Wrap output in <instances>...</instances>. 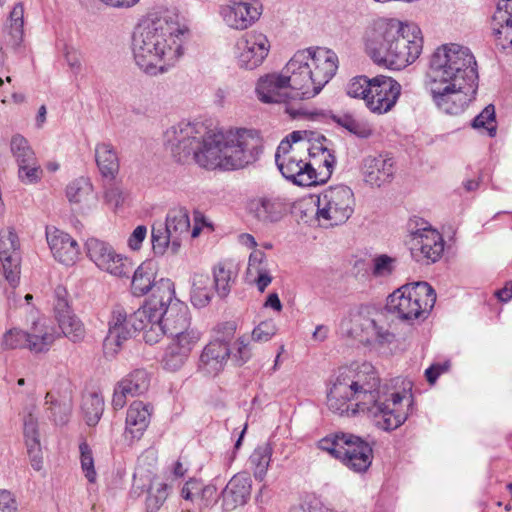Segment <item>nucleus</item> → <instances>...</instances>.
<instances>
[{"mask_svg":"<svg viewBox=\"0 0 512 512\" xmlns=\"http://www.w3.org/2000/svg\"><path fill=\"white\" fill-rule=\"evenodd\" d=\"M66 196L71 203L88 202L94 198L92 185L84 178L77 179L67 186Z\"/></svg>","mask_w":512,"mask_h":512,"instance_id":"ea45409f","label":"nucleus"},{"mask_svg":"<svg viewBox=\"0 0 512 512\" xmlns=\"http://www.w3.org/2000/svg\"><path fill=\"white\" fill-rule=\"evenodd\" d=\"M21 245L13 228L0 230V264L5 280L12 288L19 284L21 274Z\"/></svg>","mask_w":512,"mask_h":512,"instance_id":"dca6fc26","label":"nucleus"},{"mask_svg":"<svg viewBox=\"0 0 512 512\" xmlns=\"http://www.w3.org/2000/svg\"><path fill=\"white\" fill-rule=\"evenodd\" d=\"M56 337L54 328L39 319L33 323L30 331L27 332V349L34 353L46 352L54 343Z\"/></svg>","mask_w":512,"mask_h":512,"instance_id":"c85d7f7f","label":"nucleus"},{"mask_svg":"<svg viewBox=\"0 0 512 512\" xmlns=\"http://www.w3.org/2000/svg\"><path fill=\"white\" fill-rule=\"evenodd\" d=\"M10 150L18 166L35 161V153L28 140L20 134H16L11 138Z\"/></svg>","mask_w":512,"mask_h":512,"instance_id":"a19ab883","label":"nucleus"},{"mask_svg":"<svg viewBox=\"0 0 512 512\" xmlns=\"http://www.w3.org/2000/svg\"><path fill=\"white\" fill-rule=\"evenodd\" d=\"M23 15L24 8L21 3L16 4L9 15V34L16 44L22 40L23 36Z\"/></svg>","mask_w":512,"mask_h":512,"instance_id":"8fccbe9b","label":"nucleus"},{"mask_svg":"<svg viewBox=\"0 0 512 512\" xmlns=\"http://www.w3.org/2000/svg\"><path fill=\"white\" fill-rule=\"evenodd\" d=\"M23 433L25 438V444L34 441H40L38 420L34 415L33 410L28 411L23 418Z\"/></svg>","mask_w":512,"mask_h":512,"instance_id":"6e6d98bb","label":"nucleus"},{"mask_svg":"<svg viewBox=\"0 0 512 512\" xmlns=\"http://www.w3.org/2000/svg\"><path fill=\"white\" fill-rule=\"evenodd\" d=\"M45 405L48 406L56 424H64L72 410V394L69 384L63 381L58 389L47 392Z\"/></svg>","mask_w":512,"mask_h":512,"instance_id":"4be33fe9","label":"nucleus"},{"mask_svg":"<svg viewBox=\"0 0 512 512\" xmlns=\"http://www.w3.org/2000/svg\"><path fill=\"white\" fill-rule=\"evenodd\" d=\"M149 386L150 376L144 369H136L120 381L121 389L130 394V397L143 395Z\"/></svg>","mask_w":512,"mask_h":512,"instance_id":"f704fd0d","label":"nucleus"},{"mask_svg":"<svg viewBox=\"0 0 512 512\" xmlns=\"http://www.w3.org/2000/svg\"><path fill=\"white\" fill-rule=\"evenodd\" d=\"M189 356L184 354L182 350L178 349V347L172 342L169 343L167 348L165 349L162 364L163 367L170 371H176L180 369L188 360Z\"/></svg>","mask_w":512,"mask_h":512,"instance_id":"49530a36","label":"nucleus"},{"mask_svg":"<svg viewBox=\"0 0 512 512\" xmlns=\"http://www.w3.org/2000/svg\"><path fill=\"white\" fill-rule=\"evenodd\" d=\"M316 149L318 150L317 153L321 158L322 165L319 167L320 170L316 169L317 179L315 186L324 184L330 179L336 164V158L329 149L325 147H318Z\"/></svg>","mask_w":512,"mask_h":512,"instance_id":"c03bdc74","label":"nucleus"},{"mask_svg":"<svg viewBox=\"0 0 512 512\" xmlns=\"http://www.w3.org/2000/svg\"><path fill=\"white\" fill-rule=\"evenodd\" d=\"M450 368V362L447 360V361H444L442 363L438 362V363H433L431 366H429L426 370H425V376H426V379L427 381L430 383V384H434L437 379L439 378V376L445 372H447Z\"/></svg>","mask_w":512,"mask_h":512,"instance_id":"0e129e2a","label":"nucleus"},{"mask_svg":"<svg viewBox=\"0 0 512 512\" xmlns=\"http://www.w3.org/2000/svg\"><path fill=\"white\" fill-rule=\"evenodd\" d=\"M288 86L284 72L269 73L258 78V100L266 104L285 103Z\"/></svg>","mask_w":512,"mask_h":512,"instance_id":"aec40b11","label":"nucleus"},{"mask_svg":"<svg viewBox=\"0 0 512 512\" xmlns=\"http://www.w3.org/2000/svg\"><path fill=\"white\" fill-rule=\"evenodd\" d=\"M338 69V57L330 49L309 47L298 50L283 68L295 97L310 99L318 95Z\"/></svg>","mask_w":512,"mask_h":512,"instance_id":"423d86ee","label":"nucleus"},{"mask_svg":"<svg viewBox=\"0 0 512 512\" xmlns=\"http://www.w3.org/2000/svg\"><path fill=\"white\" fill-rule=\"evenodd\" d=\"M372 88V78L361 75L352 78L347 84L346 91L350 97L361 98L367 104V98Z\"/></svg>","mask_w":512,"mask_h":512,"instance_id":"09e8293b","label":"nucleus"},{"mask_svg":"<svg viewBox=\"0 0 512 512\" xmlns=\"http://www.w3.org/2000/svg\"><path fill=\"white\" fill-rule=\"evenodd\" d=\"M152 406L142 401H134L128 408L126 414V432L131 434L132 438H140L147 429L151 415Z\"/></svg>","mask_w":512,"mask_h":512,"instance_id":"cd10ccee","label":"nucleus"},{"mask_svg":"<svg viewBox=\"0 0 512 512\" xmlns=\"http://www.w3.org/2000/svg\"><path fill=\"white\" fill-rule=\"evenodd\" d=\"M362 171L368 184L380 187L392 180L394 161L387 155L368 156L363 160Z\"/></svg>","mask_w":512,"mask_h":512,"instance_id":"6ab92c4d","label":"nucleus"},{"mask_svg":"<svg viewBox=\"0 0 512 512\" xmlns=\"http://www.w3.org/2000/svg\"><path fill=\"white\" fill-rule=\"evenodd\" d=\"M185 30L164 18L145 20L132 34L131 50L136 65L146 74H164L183 55Z\"/></svg>","mask_w":512,"mask_h":512,"instance_id":"7ed1b4c3","label":"nucleus"},{"mask_svg":"<svg viewBox=\"0 0 512 512\" xmlns=\"http://www.w3.org/2000/svg\"><path fill=\"white\" fill-rule=\"evenodd\" d=\"M319 448L338 459L355 473H365L371 466L373 448L366 440L352 433L336 432L319 441Z\"/></svg>","mask_w":512,"mask_h":512,"instance_id":"1a4fd4ad","label":"nucleus"},{"mask_svg":"<svg viewBox=\"0 0 512 512\" xmlns=\"http://www.w3.org/2000/svg\"><path fill=\"white\" fill-rule=\"evenodd\" d=\"M253 6L251 3L230 0L220 8L223 21L233 29L245 30L254 23Z\"/></svg>","mask_w":512,"mask_h":512,"instance_id":"5701e85b","label":"nucleus"},{"mask_svg":"<svg viewBox=\"0 0 512 512\" xmlns=\"http://www.w3.org/2000/svg\"><path fill=\"white\" fill-rule=\"evenodd\" d=\"M46 238L50 250L58 262L72 266L79 259L80 248L77 241L59 229L47 230Z\"/></svg>","mask_w":512,"mask_h":512,"instance_id":"a211bd4d","label":"nucleus"},{"mask_svg":"<svg viewBox=\"0 0 512 512\" xmlns=\"http://www.w3.org/2000/svg\"><path fill=\"white\" fill-rule=\"evenodd\" d=\"M493 34L503 49L512 48V0H498L493 15Z\"/></svg>","mask_w":512,"mask_h":512,"instance_id":"393cba45","label":"nucleus"},{"mask_svg":"<svg viewBox=\"0 0 512 512\" xmlns=\"http://www.w3.org/2000/svg\"><path fill=\"white\" fill-rule=\"evenodd\" d=\"M147 301L138 310L128 314L124 307L117 305L112 309L108 322V334L103 342L104 353L114 356L121 349L122 344L131 338L136 331L148 330Z\"/></svg>","mask_w":512,"mask_h":512,"instance_id":"9d476101","label":"nucleus"},{"mask_svg":"<svg viewBox=\"0 0 512 512\" xmlns=\"http://www.w3.org/2000/svg\"><path fill=\"white\" fill-rule=\"evenodd\" d=\"M3 349L27 348V332L20 329H10L2 338Z\"/></svg>","mask_w":512,"mask_h":512,"instance_id":"603ef678","label":"nucleus"},{"mask_svg":"<svg viewBox=\"0 0 512 512\" xmlns=\"http://www.w3.org/2000/svg\"><path fill=\"white\" fill-rule=\"evenodd\" d=\"M367 321H372V318L367 317L361 311H350L348 316L341 321L340 327L347 336L357 337L370 329V324Z\"/></svg>","mask_w":512,"mask_h":512,"instance_id":"4c0bfd02","label":"nucleus"},{"mask_svg":"<svg viewBox=\"0 0 512 512\" xmlns=\"http://www.w3.org/2000/svg\"><path fill=\"white\" fill-rule=\"evenodd\" d=\"M203 483L197 479H190L181 489V496L186 501H191L198 505L201 496Z\"/></svg>","mask_w":512,"mask_h":512,"instance_id":"13d9d810","label":"nucleus"},{"mask_svg":"<svg viewBox=\"0 0 512 512\" xmlns=\"http://www.w3.org/2000/svg\"><path fill=\"white\" fill-rule=\"evenodd\" d=\"M401 89V85L392 77L385 75L373 77L372 88L367 98V108L378 115L389 112L396 105Z\"/></svg>","mask_w":512,"mask_h":512,"instance_id":"f3484780","label":"nucleus"},{"mask_svg":"<svg viewBox=\"0 0 512 512\" xmlns=\"http://www.w3.org/2000/svg\"><path fill=\"white\" fill-rule=\"evenodd\" d=\"M215 338L211 342H220L221 344L228 345L234 338L236 332V323L233 321L218 324L214 328Z\"/></svg>","mask_w":512,"mask_h":512,"instance_id":"4d7b16f0","label":"nucleus"},{"mask_svg":"<svg viewBox=\"0 0 512 512\" xmlns=\"http://www.w3.org/2000/svg\"><path fill=\"white\" fill-rule=\"evenodd\" d=\"M30 464L35 471L43 468V456L40 441H32L26 444Z\"/></svg>","mask_w":512,"mask_h":512,"instance_id":"052dcab7","label":"nucleus"},{"mask_svg":"<svg viewBox=\"0 0 512 512\" xmlns=\"http://www.w3.org/2000/svg\"><path fill=\"white\" fill-rule=\"evenodd\" d=\"M163 226L172 237V252L177 253L182 240L187 238L190 232L188 211L184 208L171 209Z\"/></svg>","mask_w":512,"mask_h":512,"instance_id":"bb28decb","label":"nucleus"},{"mask_svg":"<svg viewBox=\"0 0 512 512\" xmlns=\"http://www.w3.org/2000/svg\"><path fill=\"white\" fill-rule=\"evenodd\" d=\"M238 275V266L231 260L219 262L213 269L214 290L220 298H225Z\"/></svg>","mask_w":512,"mask_h":512,"instance_id":"c756f323","label":"nucleus"},{"mask_svg":"<svg viewBox=\"0 0 512 512\" xmlns=\"http://www.w3.org/2000/svg\"><path fill=\"white\" fill-rule=\"evenodd\" d=\"M423 49L421 29L415 23L379 19L366 40V50L374 62L400 69L413 63Z\"/></svg>","mask_w":512,"mask_h":512,"instance_id":"20e7f679","label":"nucleus"},{"mask_svg":"<svg viewBox=\"0 0 512 512\" xmlns=\"http://www.w3.org/2000/svg\"><path fill=\"white\" fill-rule=\"evenodd\" d=\"M207 126L201 122H179L164 133V144L179 163H189L200 147Z\"/></svg>","mask_w":512,"mask_h":512,"instance_id":"ddd939ff","label":"nucleus"},{"mask_svg":"<svg viewBox=\"0 0 512 512\" xmlns=\"http://www.w3.org/2000/svg\"><path fill=\"white\" fill-rule=\"evenodd\" d=\"M412 396L380 390V378L369 362L339 369L327 395L328 408L339 415L367 413L374 424L390 431L401 426L412 409Z\"/></svg>","mask_w":512,"mask_h":512,"instance_id":"f257e3e1","label":"nucleus"},{"mask_svg":"<svg viewBox=\"0 0 512 512\" xmlns=\"http://www.w3.org/2000/svg\"><path fill=\"white\" fill-rule=\"evenodd\" d=\"M256 35L246 34L241 37L235 46V58L240 69L253 70L256 68Z\"/></svg>","mask_w":512,"mask_h":512,"instance_id":"2f4dec72","label":"nucleus"},{"mask_svg":"<svg viewBox=\"0 0 512 512\" xmlns=\"http://www.w3.org/2000/svg\"><path fill=\"white\" fill-rule=\"evenodd\" d=\"M42 170L37 164V160L32 163H25L19 165L18 176L19 179L25 184H33L40 180Z\"/></svg>","mask_w":512,"mask_h":512,"instance_id":"5fc2aeb1","label":"nucleus"},{"mask_svg":"<svg viewBox=\"0 0 512 512\" xmlns=\"http://www.w3.org/2000/svg\"><path fill=\"white\" fill-rule=\"evenodd\" d=\"M147 236V227L144 225L137 226L128 238V246L134 251L141 248L142 242Z\"/></svg>","mask_w":512,"mask_h":512,"instance_id":"69168bd1","label":"nucleus"},{"mask_svg":"<svg viewBox=\"0 0 512 512\" xmlns=\"http://www.w3.org/2000/svg\"><path fill=\"white\" fill-rule=\"evenodd\" d=\"M57 322L63 335L70 341L79 342L85 337L84 325L73 313L58 316Z\"/></svg>","mask_w":512,"mask_h":512,"instance_id":"58836bf2","label":"nucleus"},{"mask_svg":"<svg viewBox=\"0 0 512 512\" xmlns=\"http://www.w3.org/2000/svg\"><path fill=\"white\" fill-rule=\"evenodd\" d=\"M81 408L86 423L89 426H94L98 423L103 414L104 399L95 391L87 392L83 395Z\"/></svg>","mask_w":512,"mask_h":512,"instance_id":"c9c22d12","label":"nucleus"},{"mask_svg":"<svg viewBox=\"0 0 512 512\" xmlns=\"http://www.w3.org/2000/svg\"><path fill=\"white\" fill-rule=\"evenodd\" d=\"M316 205V220L322 227L338 226L346 223L354 212V193L346 185L329 186L318 194Z\"/></svg>","mask_w":512,"mask_h":512,"instance_id":"9b49d317","label":"nucleus"},{"mask_svg":"<svg viewBox=\"0 0 512 512\" xmlns=\"http://www.w3.org/2000/svg\"><path fill=\"white\" fill-rule=\"evenodd\" d=\"M213 291L209 277L200 276L194 280L191 294V302L197 308L207 306L212 299Z\"/></svg>","mask_w":512,"mask_h":512,"instance_id":"79ce46f5","label":"nucleus"},{"mask_svg":"<svg viewBox=\"0 0 512 512\" xmlns=\"http://www.w3.org/2000/svg\"><path fill=\"white\" fill-rule=\"evenodd\" d=\"M147 478L149 484L147 488L146 511L157 512L168 497V486L164 482L152 478L150 475Z\"/></svg>","mask_w":512,"mask_h":512,"instance_id":"e433bc0d","label":"nucleus"},{"mask_svg":"<svg viewBox=\"0 0 512 512\" xmlns=\"http://www.w3.org/2000/svg\"><path fill=\"white\" fill-rule=\"evenodd\" d=\"M288 209V200L275 191L264 192L258 197V221L278 222L287 214Z\"/></svg>","mask_w":512,"mask_h":512,"instance_id":"b1692460","label":"nucleus"},{"mask_svg":"<svg viewBox=\"0 0 512 512\" xmlns=\"http://www.w3.org/2000/svg\"><path fill=\"white\" fill-rule=\"evenodd\" d=\"M230 355L228 345L209 342L200 354L198 367L207 376H216L224 369Z\"/></svg>","mask_w":512,"mask_h":512,"instance_id":"412c9836","label":"nucleus"},{"mask_svg":"<svg viewBox=\"0 0 512 512\" xmlns=\"http://www.w3.org/2000/svg\"><path fill=\"white\" fill-rule=\"evenodd\" d=\"M81 469L90 483H94L97 473L94 467V458L90 446L86 442L79 445Z\"/></svg>","mask_w":512,"mask_h":512,"instance_id":"3c124183","label":"nucleus"},{"mask_svg":"<svg viewBox=\"0 0 512 512\" xmlns=\"http://www.w3.org/2000/svg\"><path fill=\"white\" fill-rule=\"evenodd\" d=\"M167 279L168 278H161L155 281V274L152 269L142 264L134 271L131 281V291L135 296H143L150 291V296H152L155 286L162 280Z\"/></svg>","mask_w":512,"mask_h":512,"instance_id":"473e14b6","label":"nucleus"},{"mask_svg":"<svg viewBox=\"0 0 512 512\" xmlns=\"http://www.w3.org/2000/svg\"><path fill=\"white\" fill-rule=\"evenodd\" d=\"M147 312L148 330H145L144 340L150 345L158 343L165 334L191 328L188 306L176 298L174 283L170 279L155 286L153 295L147 299Z\"/></svg>","mask_w":512,"mask_h":512,"instance_id":"0eeeda50","label":"nucleus"},{"mask_svg":"<svg viewBox=\"0 0 512 512\" xmlns=\"http://www.w3.org/2000/svg\"><path fill=\"white\" fill-rule=\"evenodd\" d=\"M370 328L374 331L376 340L380 344H391L395 340V334L379 324V319L372 318L368 321Z\"/></svg>","mask_w":512,"mask_h":512,"instance_id":"680f3d73","label":"nucleus"},{"mask_svg":"<svg viewBox=\"0 0 512 512\" xmlns=\"http://www.w3.org/2000/svg\"><path fill=\"white\" fill-rule=\"evenodd\" d=\"M436 302V293L427 282L401 286L387 298L386 311L402 322L413 324L428 318Z\"/></svg>","mask_w":512,"mask_h":512,"instance_id":"6e6552de","label":"nucleus"},{"mask_svg":"<svg viewBox=\"0 0 512 512\" xmlns=\"http://www.w3.org/2000/svg\"><path fill=\"white\" fill-rule=\"evenodd\" d=\"M0 512H18V503L8 490H0Z\"/></svg>","mask_w":512,"mask_h":512,"instance_id":"338daca9","label":"nucleus"},{"mask_svg":"<svg viewBox=\"0 0 512 512\" xmlns=\"http://www.w3.org/2000/svg\"><path fill=\"white\" fill-rule=\"evenodd\" d=\"M151 241L155 255H164L168 248L172 250V237L164 228L163 223L153 225Z\"/></svg>","mask_w":512,"mask_h":512,"instance_id":"a18cd8bd","label":"nucleus"},{"mask_svg":"<svg viewBox=\"0 0 512 512\" xmlns=\"http://www.w3.org/2000/svg\"><path fill=\"white\" fill-rule=\"evenodd\" d=\"M124 194L118 187H111L105 192L106 202L114 208L120 207L124 202Z\"/></svg>","mask_w":512,"mask_h":512,"instance_id":"774afa93","label":"nucleus"},{"mask_svg":"<svg viewBox=\"0 0 512 512\" xmlns=\"http://www.w3.org/2000/svg\"><path fill=\"white\" fill-rule=\"evenodd\" d=\"M88 258L102 271L113 276L129 277L132 271V263L123 255L117 253L107 242L97 238H89L86 241Z\"/></svg>","mask_w":512,"mask_h":512,"instance_id":"2eb2a0df","label":"nucleus"},{"mask_svg":"<svg viewBox=\"0 0 512 512\" xmlns=\"http://www.w3.org/2000/svg\"><path fill=\"white\" fill-rule=\"evenodd\" d=\"M426 76L434 103L446 114L462 112L477 93V62L462 45L449 43L435 49Z\"/></svg>","mask_w":512,"mask_h":512,"instance_id":"f03ea898","label":"nucleus"},{"mask_svg":"<svg viewBox=\"0 0 512 512\" xmlns=\"http://www.w3.org/2000/svg\"><path fill=\"white\" fill-rule=\"evenodd\" d=\"M95 161L103 177L112 180L118 174L119 159L111 144L98 143L95 146Z\"/></svg>","mask_w":512,"mask_h":512,"instance_id":"7c9ffc66","label":"nucleus"},{"mask_svg":"<svg viewBox=\"0 0 512 512\" xmlns=\"http://www.w3.org/2000/svg\"><path fill=\"white\" fill-rule=\"evenodd\" d=\"M255 332L256 328H253L251 336L243 335L239 337L235 342L234 350H231V354H233L234 358L239 361L240 364L245 363L252 356L250 343Z\"/></svg>","mask_w":512,"mask_h":512,"instance_id":"864d4df0","label":"nucleus"},{"mask_svg":"<svg viewBox=\"0 0 512 512\" xmlns=\"http://www.w3.org/2000/svg\"><path fill=\"white\" fill-rule=\"evenodd\" d=\"M394 259L387 255H379L373 260V274L385 276L392 272Z\"/></svg>","mask_w":512,"mask_h":512,"instance_id":"e2e57ef3","label":"nucleus"},{"mask_svg":"<svg viewBox=\"0 0 512 512\" xmlns=\"http://www.w3.org/2000/svg\"><path fill=\"white\" fill-rule=\"evenodd\" d=\"M408 231L410 254L416 262L430 265L441 259L445 248L442 234L422 219H411Z\"/></svg>","mask_w":512,"mask_h":512,"instance_id":"f8f14e48","label":"nucleus"},{"mask_svg":"<svg viewBox=\"0 0 512 512\" xmlns=\"http://www.w3.org/2000/svg\"><path fill=\"white\" fill-rule=\"evenodd\" d=\"M331 118L337 125L358 138L367 139L373 135V128L367 121L357 119L351 114H333Z\"/></svg>","mask_w":512,"mask_h":512,"instance_id":"72a5a7b5","label":"nucleus"},{"mask_svg":"<svg viewBox=\"0 0 512 512\" xmlns=\"http://www.w3.org/2000/svg\"><path fill=\"white\" fill-rule=\"evenodd\" d=\"M275 163L281 175L294 185L301 187L315 186L316 168L299 155L296 147L288 141H281L276 153Z\"/></svg>","mask_w":512,"mask_h":512,"instance_id":"4468645a","label":"nucleus"},{"mask_svg":"<svg viewBox=\"0 0 512 512\" xmlns=\"http://www.w3.org/2000/svg\"><path fill=\"white\" fill-rule=\"evenodd\" d=\"M200 147L192 161L200 167L214 170L244 168L254 161V131L246 128L230 129L226 132L212 131L201 139Z\"/></svg>","mask_w":512,"mask_h":512,"instance_id":"39448f33","label":"nucleus"},{"mask_svg":"<svg viewBox=\"0 0 512 512\" xmlns=\"http://www.w3.org/2000/svg\"><path fill=\"white\" fill-rule=\"evenodd\" d=\"M252 484L245 474L233 476L222 491L225 510H233L244 505L250 497Z\"/></svg>","mask_w":512,"mask_h":512,"instance_id":"a878e982","label":"nucleus"},{"mask_svg":"<svg viewBox=\"0 0 512 512\" xmlns=\"http://www.w3.org/2000/svg\"><path fill=\"white\" fill-rule=\"evenodd\" d=\"M55 304H54V311L56 314V319H58V316H62V314H70L72 313L68 301V292L67 290L62 287L58 286L55 289Z\"/></svg>","mask_w":512,"mask_h":512,"instance_id":"bf43d9fd","label":"nucleus"},{"mask_svg":"<svg viewBox=\"0 0 512 512\" xmlns=\"http://www.w3.org/2000/svg\"><path fill=\"white\" fill-rule=\"evenodd\" d=\"M472 126L476 129L483 128L490 137H494L497 131L494 106L492 104L487 105L482 112L474 118Z\"/></svg>","mask_w":512,"mask_h":512,"instance_id":"de8ad7c7","label":"nucleus"},{"mask_svg":"<svg viewBox=\"0 0 512 512\" xmlns=\"http://www.w3.org/2000/svg\"><path fill=\"white\" fill-rule=\"evenodd\" d=\"M172 343L175 344L178 349L182 350L184 354L190 356L192 350L200 341L202 334L196 328H188L183 330V332L179 331V333L171 334Z\"/></svg>","mask_w":512,"mask_h":512,"instance_id":"37998d69","label":"nucleus"}]
</instances>
